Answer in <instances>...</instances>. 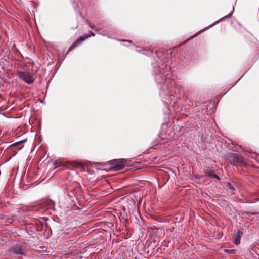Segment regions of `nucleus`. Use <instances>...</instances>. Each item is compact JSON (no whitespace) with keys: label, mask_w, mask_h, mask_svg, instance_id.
<instances>
[{"label":"nucleus","mask_w":259,"mask_h":259,"mask_svg":"<svg viewBox=\"0 0 259 259\" xmlns=\"http://www.w3.org/2000/svg\"><path fill=\"white\" fill-rule=\"evenodd\" d=\"M102 166L109 165V167L104 169L106 171H117L122 169L125 166H132V161L128 159H113L108 162V163H97Z\"/></svg>","instance_id":"obj_1"},{"label":"nucleus","mask_w":259,"mask_h":259,"mask_svg":"<svg viewBox=\"0 0 259 259\" xmlns=\"http://www.w3.org/2000/svg\"><path fill=\"white\" fill-rule=\"evenodd\" d=\"M231 165L235 166H240L247 168L249 164L244 160L243 156L236 152H230L227 155Z\"/></svg>","instance_id":"obj_2"},{"label":"nucleus","mask_w":259,"mask_h":259,"mask_svg":"<svg viewBox=\"0 0 259 259\" xmlns=\"http://www.w3.org/2000/svg\"><path fill=\"white\" fill-rule=\"evenodd\" d=\"M16 74L20 80L27 84H32L35 80V77L34 76L33 74L28 71L17 70Z\"/></svg>","instance_id":"obj_3"},{"label":"nucleus","mask_w":259,"mask_h":259,"mask_svg":"<svg viewBox=\"0 0 259 259\" xmlns=\"http://www.w3.org/2000/svg\"><path fill=\"white\" fill-rule=\"evenodd\" d=\"M25 249L19 244L12 246L8 250V254L9 255L14 257L18 256L25 255Z\"/></svg>","instance_id":"obj_4"},{"label":"nucleus","mask_w":259,"mask_h":259,"mask_svg":"<svg viewBox=\"0 0 259 259\" xmlns=\"http://www.w3.org/2000/svg\"><path fill=\"white\" fill-rule=\"evenodd\" d=\"M95 35L93 32H90V34L80 36L78 39H77L75 40V41L74 43H73L70 46L68 51H67L66 54H67L68 52H69L71 50H73L74 49L78 47L80 44L84 41L89 37L91 36H95Z\"/></svg>","instance_id":"obj_5"},{"label":"nucleus","mask_w":259,"mask_h":259,"mask_svg":"<svg viewBox=\"0 0 259 259\" xmlns=\"http://www.w3.org/2000/svg\"><path fill=\"white\" fill-rule=\"evenodd\" d=\"M204 172L205 174V177L207 176L209 178H214L218 180L220 178L216 174H214L209 166H205L204 168Z\"/></svg>","instance_id":"obj_6"},{"label":"nucleus","mask_w":259,"mask_h":259,"mask_svg":"<svg viewBox=\"0 0 259 259\" xmlns=\"http://www.w3.org/2000/svg\"><path fill=\"white\" fill-rule=\"evenodd\" d=\"M53 165L55 166L54 169L60 168L58 171H63L66 168L67 164L66 162L62 161L60 160H56L53 162Z\"/></svg>","instance_id":"obj_7"},{"label":"nucleus","mask_w":259,"mask_h":259,"mask_svg":"<svg viewBox=\"0 0 259 259\" xmlns=\"http://www.w3.org/2000/svg\"><path fill=\"white\" fill-rule=\"evenodd\" d=\"M243 235L242 232L237 230V232L233 236V242L236 245H239L240 243V239Z\"/></svg>","instance_id":"obj_8"},{"label":"nucleus","mask_w":259,"mask_h":259,"mask_svg":"<svg viewBox=\"0 0 259 259\" xmlns=\"http://www.w3.org/2000/svg\"><path fill=\"white\" fill-rule=\"evenodd\" d=\"M68 164L72 167L83 169L84 168V164L81 162L76 161H70L68 162Z\"/></svg>","instance_id":"obj_9"},{"label":"nucleus","mask_w":259,"mask_h":259,"mask_svg":"<svg viewBox=\"0 0 259 259\" xmlns=\"http://www.w3.org/2000/svg\"><path fill=\"white\" fill-rule=\"evenodd\" d=\"M26 140H21L18 142H16L11 145H10L8 147L10 148L11 147H17V150H20L24 147V143Z\"/></svg>","instance_id":"obj_10"},{"label":"nucleus","mask_w":259,"mask_h":259,"mask_svg":"<svg viewBox=\"0 0 259 259\" xmlns=\"http://www.w3.org/2000/svg\"><path fill=\"white\" fill-rule=\"evenodd\" d=\"M31 64L32 65V73L33 74V75L34 76V74L38 73V72L40 70V65L39 64H38V65H35L33 62L31 63Z\"/></svg>","instance_id":"obj_11"},{"label":"nucleus","mask_w":259,"mask_h":259,"mask_svg":"<svg viewBox=\"0 0 259 259\" xmlns=\"http://www.w3.org/2000/svg\"><path fill=\"white\" fill-rule=\"evenodd\" d=\"M242 214H246L248 216L251 217V215H255L257 214H259V212L256 211H253V212H250L248 211H241Z\"/></svg>","instance_id":"obj_12"},{"label":"nucleus","mask_w":259,"mask_h":259,"mask_svg":"<svg viewBox=\"0 0 259 259\" xmlns=\"http://www.w3.org/2000/svg\"><path fill=\"white\" fill-rule=\"evenodd\" d=\"M233 11H234V8L233 7V10L232 11L229 13V14L227 15L226 16H225V17L221 18L220 19H219L218 21H217L215 23H218V22H220L222 20L225 19V18H230L232 16V14L233 13Z\"/></svg>","instance_id":"obj_13"},{"label":"nucleus","mask_w":259,"mask_h":259,"mask_svg":"<svg viewBox=\"0 0 259 259\" xmlns=\"http://www.w3.org/2000/svg\"><path fill=\"white\" fill-rule=\"evenodd\" d=\"M224 252L229 253V254H235L236 252V250L235 249H224Z\"/></svg>","instance_id":"obj_14"},{"label":"nucleus","mask_w":259,"mask_h":259,"mask_svg":"<svg viewBox=\"0 0 259 259\" xmlns=\"http://www.w3.org/2000/svg\"><path fill=\"white\" fill-rule=\"evenodd\" d=\"M203 31V30L202 31H199L198 32L196 33V34H195L193 36H191L189 38L187 39V40H186L185 41H184L183 44H185L186 43L188 40L195 37L196 36H198V35L201 32Z\"/></svg>","instance_id":"obj_15"},{"label":"nucleus","mask_w":259,"mask_h":259,"mask_svg":"<svg viewBox=\"0 0 259 259\" xmlns=\"http://www.w3.org/2000/svg\"><path fill=\"white\" fill-rule=\"evenodd\" d=\"M228 185L229 186V188L231 189V190H234V186H233V184H231V183H229L228 184Z\"/></svg>","instance_id":"obj_16"},{"label":"nucleus","mask_w":259,"mask_h":259,"mask_svg":"<svg viewBox=\"0 0 259 259\" xmlns=\"http://www.w3.org/2000/svg\"><path fill=\"white\" fill-rule=\"evenodd\" d=\"M122 41H124V42H130V43H132L133 41L132 40H126V39H122L121 40Z\"/></svg>","instance_id":"obj_17"},{"label":"nucleus","mask_w":259,"mask_h":259,"mask_svg":"<svg viewBox=\"0 0 259 259\" xmlns=\"http://www.w3.org/2000/svg\"><path fill=\"white\" fill-rule=\"evenodd\" d=\"M8 148V147H0V150L1 151V153L5 149L6 150Z\"/></svg>","instance_id":"obj_18"},{"label":"nucleus","mask_w":259,"mask_h":259,"mask_svg":"<svg viewBox=\"0 0 259 259\" xmlns=\"http://www.w3.org/2000/svg\"><path fill=\"white\" fill-rule=\"evenodd\" d=\"M85 22H86V23L89 25V26L90 27H91V26H92V25H91V23H90V22H89L88 20H85Z\"/></svg>","instance_id":"obj_19"},{"label":"nucleus","mask_w":259,"mask_h":259,"mask_svg":"<svg viewBox=\"0 0 259 259\" xmlns=\"http://www.w3.org/2000/svg\"><path fill=\"white\" fill-rule=\"evenodd\" d=\"M73 209H74V210H77V209H79V208H78L77 206H74V207H73Z\"/></svg>","instance_id":"obj_20"},{"label":"nucleus","mask_w":259,"mask_h":259,"mask_svg":"<svg viewBox=\"0 0 259 259\" xmlns=\"http://www.w3.org/2000/svg\"><path fill=\"white\" fill-rule=\"evenodd\" d=\"M95 27L94 26L92 25V26H91V27H90V28H91V29H94L95 28Z\"/></svg>","instance_id":"obj_21"},{"label":"nucleus","mask_w":259,"mask_h":259,"mask_svg":"<svg viewBox=\"0 0 259 259\" xmlns=\"http://www.w3.org/2000/svg\"><path fill=\"white\" fill-rule=\"evenodd\" d=\"M94 30H95L96 31H97L99 30V29L98 28H96V27H95V28L94 29Z\"/></svg>","instance_id":"obj_22"},{"label":"nucleus","mask_w":259,"mask_h":259,"mask_svg":"<svg viewBox=\"0 0 259 259\" xmlns=\"http://www.w3.org/2000/svg\"><path fill=\"white\" fill-rule=\"evenodd\" d=\"M257 57L256 59H257L259 58V52L256 54Z\"/></svg>","instance_id":"obj_23"},{"label":"nucleus","mask_w":259,"mask_h":259,"mask_svg":"<svg viewBox=\"0 0 259 259\" xmlns=\"http://www.w3.org/2000/svg\"><path fill=\"white\" fill-rule=\"evenodd\" d=\"M53 203V202L51 201V200H50L49 202V205H50L51 204H52Z\"/></svg>","instance_id":"obj_24"},{"label":"nucleus","mask_w":259,"mask_h":259,"mask_svg":"<svg viewBox=\"0 0 259 259\" xmlns=\"http://www.w3.org/2000/svg\"><path fill=\"white\" fill-rule=\"evenodd\" d=\"M17 66H19L20 67H21V65H20V64H17Z\"/></svg>","instance_id":"obj_25"},{"label":"nucleus","mask_w":259,"mask_h":259,"mask_svg":"<svg viewBox=\"0 0 259 259\" xmlns=\"http://www.w3.org/2000/svg\"><path fill=\"white\" fill-rule=\"evenodd\" d=\"M151 245V244H148V248H149Z\"/></svg>","instance_id":"obj_26"},{"label":"nucleus","mask_w":259,"mask_h":259,"mask_svg":"<svg viewBox=\"0 0 259 259\" xmlns=\"http://www.w3.org/2000/svg\"><path fill=\"white\" fill-rule=\"evenodd\" d=\"M154 249V247L153 246H152V249Z\"/></svg>","instance_id":"obj_27"},{"label":"nucleus","mask_w":259,"mask_h":259,"mask_svg":"<svg viewBox=\"0 0 259 259\" xmlns=\"http://www.w3.org/2000/svg\"><path fill=\"white\" fill-rule=\"evenodd\" d=\"M258 259H259V258Z\"/></svg>","instance_id":"obj_28"}]
</instances>
